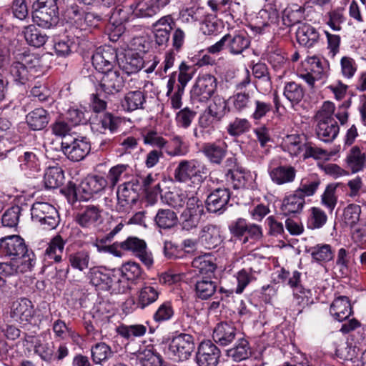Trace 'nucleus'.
<instances>
[{"mask_svg":"<svg viewBox=\"0 0 366 366\" xmlns=\"http://www.w3.org/2000/svg\"><path fill=\"white\" fill-rule=\"evenodd\" d=\"M192 264L199 269V274L192 278L195 294L201 300H208L217 291V282L213 280L210 274L205 275L204 272L213 273L216 269V265L211 261L200 257L194 259Z\"/></svg>","mask_w":366,"mask_h":366,"instance_id":"obj_1","label":"nucleus"},{"mask_svg":"<svg viewBox=\"0 0 366 366\" xmlns=\"http://www.w3.org/2000/svg\"><path fill=\"white\" fill-rule=\"evenodd\" d=\"M335 105L331 102H325L315 115L317 122L316 134L325 142H332L338 135L339 126L333 117Z\"/></svg>","mask_w":366,"mask_h":366,"instance_id":"obj_2","label":"nucleus"},{"mask_svg":"<svg viewBox=\"0 0 366 366\" xmlns=\"http://www.w3.org/2000/svg\"><path fill=\"white\" fill-rule=\"evenodd\" d=\"M88 275L90 283L99 290L124 293L129 288L127 281L120 279L114 272L103 267L91 268Z\"/></svg>","mask_w":366,"mask_h":366,"instance_id":"obj_3","label":"nucleus"},{"mask_svg":"<svg viewBox=\"0 0 366 366\" xmlns=\"http://www.w3.org/2000/svg\"><path fill=\"white\" fill-rule=\"evenodd\" d=\"M64 0H36L32 9L33 21L39 26L49 29L58 22V11Z\"/></svg>","mask_w":366,"mask_h":366,"instance_id":"obj_4","label":"nucleus"},{"mask_svg":"<svg viewBox=\"0 0 366 366\" xmlns=\"http://www.w3.org/2000/svg\"><path fill=\"white\" fill-rule=\"evenodd\" d=\"M250 45V40L245 33L232 35L227 34L215 44L209 46L207 51L212 54H218L224 49H228L230 54L238 55L242 54Z\"/></svg>","mask_w":366,"mask_h":366,"instance_id":"obj_5","label":"nucleus"},{"mask_svg":"<svg viewBox=\"0 0 366 366\" xmlns=\"http://www.w3.org/2000/svg\"><path fill=\"white\" fill-rule=\"evenodd\" d=\"M206 166L197 159H182L179 161L174 171V178L179 183L194 182L199 180L206 174Z\"/></svg>","mask_w":366,"mask_h":366,"instance_id":"obj_6","label":"nucleus"},{"mask_svg":"<svg viewBox=\"0 0 366 366\" xmlns=\"http://www.w3.org/2000/svg\"><path fill=\"white\" fill-rule=\"evenodd\" d=\"M140 189L139 179H132L119 186L116 210L119 213L129 214L139 199Z\"/></svg>","mask_w":366,"mask_h":366,"instance_id":"obj_7","label":"nucleus"},{"mask_svg":"<svg viewBox=\"0 0 366 366\" xmlns=\"http://www.w3.org/2000/svg\"><path fill=\"white\" fill-rule=\"evenodd\" d=\"M61 147L67 159L74 162L83 160L91 151V145L87 139L76 134L62 139Z\"/></svg>","mask_w":366,"mask_h":366,"instance_id":"obj_8","label":"nucleus"},{"mask_svg":"<svg viewBox=\"0 0 366 366\" xmlns=\"http://www.w3.org/2000/svg\"><path fill=\"white\" fill-rule=\"evenodd\" d=\"M229 230L233 237L242 240L244 244L249 241L255 243L263 237L262 227L254 223H248L244 218H238L232 222L229 226Z\"/></svg>","mask_w":366,"mask_h":366,"instance_id":"obj_9","label":"nucleus"},{"mask_svg":"<svg viewBox=\"0 0 366 366\" xmlns=\"http://www.w3.org/2000/svg\"><path fill=\"white\" fill-rule=\"evenodd\" d=\"M31 219L45 229H54L59 224L60 218L56 209L47 202H35L31 209Z\"/></svg>","mask_w":366,"mask_h":366,"instance_id":"obj_10","label":"nucleus"},{"mask_svg":"<svg viewBox=\"0 0 366 366\" xmlns=\"http://www.w3.org/2000/svg\"><path fill=\"white\" fill-rule=\"evenodd\" d=\"M29 253L34 252L28 249L24 239L19 235H10L0 239V256L24 261L29 258L27 256Z\"/></svg>","mask_w":366,"mask_h":366,"instance_id":"obj_11","label":"nucleus"},{"mask_svg":"<svg viewBox=\"0 0 366 366\" xmlns=\"http://www.w3.org/2000/svg\"><path fill=\"white\" fill-rule=\"evenodd\" d=\"M204 205L199 198L189 200L179 215V224L184 231L190 232L197 228L204 214Z\"/></svg>","mask_w":366,"mask_h":366,"instance_id":"obj_12","label":"nucleus"},{"mask_svg":"<svg viewBox=\"0 0 366 366\" xmlns=\"http://www.w3.org/2000/svg\"><path fill=\"white\" fill-rule=\"evenodd\" d=\"M217 79L212 74L199 75L191 91L192 98L198 102L207 101L217 89Z\"/></svg>","mask_w":366,"mask_h":366,"instance_id":"obj_13","label":"nucleus"},{"mask_svg":"<svg viewBox=\"0 0 366 366\" xmlns=\"http://www.w3.org/2000/svg\"><path fill=\"white\" fill-rule=\"evenodd\" d=\"M195 347L194 338L192 335L181 333L172 338L169 350L179 360H188Z\"/></svg>","mask_w":366,"mask_h":366,"instance_id":"obj_14","label":"nucleus"},{"mask_svg":"<svg viewBox=\"0 0 366 366\" xmlns=\"http://www.w3.org/2000/svg\"><path fill=\"white\" fill-rule=\"evenodd\" d=\"M221 357L219 347L211 340L202 342L196 354V362L199 366H217Z\"/></svg>","mask_w":366,"mask_h":366,"instance_id":"obj_15","label":"nucleus"},{"mask_svg":"<svg viewBox=\"0 0 366 366\" xmlns=\"http://www.w3.org/2000/svg\"><path fill=\"white\" fill-rule=\"evenodd\" d=\"M92 64L100 72L112 70L117 61V51L112 46L98 48L92 57Z\"/></svg>","mask_w":366,"mask_h":366,"instance_id":"obj_16","label":"nucleus"},{"mask_svg":"<svg viewBox=\"0 0 366 366\" xmlns=\"http://www.w3.org/2000/svg\"><path fill=\"white\" fill-rule=\"evenodd\" d=\"M34 316V309L32 302L22 298L13 302L11 310V317L21 324L30 323Z\"/></svg>","mask_w":366,"mask_h":366,"instance_id":"obj_17","label":"nucleus"},{"mask_svg":"<svg viewBox=\"0 0 366 366\" xmlns=\"http://www.w3.org/2000/svg\"><path fill=\"white\" fill-rule=\"evenodd\" d=\"M124 86V81L118 70L112 69L102 72L99 87L106 94H115Z\"/></svg>","mask_w":366,"mask_h":366,"instance_id":"obj_18","label":"nucleus"},{"mask_svg":"<svg viewBox=\"0 0 366 366\" xmlns=\"http://www.w3.org/2000/svg\"><path fill=\"white\" fill-rule=\"evenodd\" d=\"M28 259L24 261L14 259L9 262H0V274L4 276H12L31 270L35 264V254L29 253Z\"/></svg>","mask_w":366,"mask_h":366,"instance_id":"obj_19","label":"nucleus"},{"mask_svg":"<svg viewBox=\"0 0 366 366\" xmlns=\"http://www.w3.org/2000/svg\"><path fill=\"white\" fill-rule=\"evenodd\" d=\"M237 330L232 323L222 322L213 330L212 338L220 346L226 347L234 342Z\"/></svg>","mask_w":366,"mask_h":366,"instance_id":"obj_20","label":"nucleus"},{"mask_svg":"<svg viewBox=\"0 0 366 366\" xmlns=\"http://www.w3.org/2000/svg\"><path fill=\"white\" fill-rule=\"evenodd\" d=\"M230 199V193L227 188H218L214 190L207 198V209L209 212L222 213Z\"/></svg>","mask_w":366,"mask_h":366,"instance_id":"obj_21","label":"nucleus"},{"mask_svg":"<svg viewBox=\"0 0 366 366\" xmlns=\"http://www.w3.org/2000/svg\"><path fill=\"white\" fill-rule=\"evenodd\" d=\"M101 217V210L99 207L88 205L76 214L75 220L81 227L94 229L97 227Z\"/></svg>","mask_w":366,"mask_h":366,"instance_id":"obj_22","label":"nucleus"},{"mask_svg":"<svg viewBox=\"0 0 366 366\" xmlns=\"http://www.w3.org/2000/svg\"><path fill=\"white\" fill-rule=\"evenodd\" d=\"M202 152L211 164L219 165L227 154V145L220 140L204 143Z\"/></svg>","mask_w":366,"mask_h":366,"instance_id":"obj_23","label":"nucleus"},{"mask_svg":"<svg viewBox=\"0 0 366 366\" xmlns=\"http://www.w3.org/2000/svg\"><path fill=\"white\" fill-rule=\"evenodd\" d=\"M254 271L252 268H243L238 271L234 276L237 280V285L235 288L225 289L221 287L219 291L222 293H225L228 297L233 293L242 294L244 289L253 281L256 280L254 275Z\"/></svg>","mask_w":366,"mask_h":366,"instance_id":"obj_24","label":"nucleus"},{"mask_svg":"<svg viewBox=\"0 0 366 366\" xmlns=\"http://www.w3.org/2000/svg\"><path fill=\"white\" fill-rule=\"evenodd\" d=\"M345 163L347 169L352 174L363 172L366 169V154L359 147L354 146L348 152Z\"/></svg>","mask_w":366,"mask_h":366,"instance_id":"obj_25","label":"nucleus"},{"mask_svg":"<svg viewBox=\"0 0 366 366\" xmlns=\"http://www.w3.org/2000/svg\"><path fill=\"white\" fill-rule=\"evenodd\" d=\"M330 312L334 319L342 322L352 314V307L348 297L340 296L335 298L330 305Z\"/></svg>","mask_w":366,"mask_h":366,"instance_id":"obj_26","label":"nucleus"},{"mask_svg":"<svg viewBox=\"0 0 366 366\" xmlns=\"http://www.w3.org/2000/svg\"><path fill=\"white\" fill-rule=\"evenodd\" d=\"M119 67L128 75L138 72L144 66L143 59L139 54L128 51L119 61Z\"/></svg>","mask_w":366,"mask_h":366,"instance_id":"obj_27","label":"nucleus"},{"mask_svg":"<svg viewBox=\"0 0 366 366\" xmlns=\"http://www.w3.org/2000/svg\"><path fill=\"white\" fill-rule=\"evenodd\" d=\"M146 95L144 92L141 90L130 91L124 95L121 106L124 111L131 112L144 109Z\"/></svg>","mask_w":366,"mask_h":366,"instance_id":"obj_28","label":"nucleus"},{"mask_svg":"<svg viewBox=\"0 0 366 366\" xmlns=\"http://www.w3.org/2000/svg\"><path fill=\"white\" fill-rule=\"evenodd\" d=\"M162 198L167 205L178 210L184 206L186 207V204L189 203V200L198 197L194 194L189 197L186 192L180 189H173L165 192Z\"/></svg>","mask_w":366,"mask_h":366,"instance_id":"obj_29","label":"nucleus"},{"mask_svg":"<svg viewBox=\"0 0 366 366\" xmlns=\"http://www.w3.org/2000/svg\"><path fill=\"white\" fill-rule=\"evenodd\" d=\"M69 265L66 269V274L69 271V266L75 270L84 272L89 267L91 262L90 252L85 249L72 252L68 255Z\"/></svg>","mask_w":366,"mask_h":366,"instance_id":"obj_30","label":"nucleus"},{"mask_svg":"<svg viewBox=\"0 0 366 366\" xmlns=\"http://www.w3.org/2000/svg\"><path fill=\"white\" fill-rule=\"evenodd\" d=\"M65 244L60 235L53 237L44 252V260L48 263L61 262Z\"/></svg>","mask_w":366,"mask_h":366,"instance_id":"obj_31","label":"nucleus"},{"mask_svg":"<svg viewBox=\"0 0 366 366\" xmlns=\"http://www.w3.org/2000/svg\"><path fill=\"white\" fill-rule=\"evenodd\" d=\"M254 92L252 89H244L236 92L230 98L233 108L238 112H244L251 108L254 99Z\"/></svg>","mask_w":366,"mask_h":366,"instance_id":"obj_32","label":"nucleus"},{"mask_svg":"<svg viewBox=\"0 0 366 366\" xmlns=\"http://www.w3.org/2000/svg\"><path fill=\"white\" fill-rule=\"evenodd\" d=\"M305 204V200L302 195H300L297 191L294 194L285 197L281 205V211L285 216L300 213Z\"/></svg>","mask_w":366,"mask_h":366,"instance_id":"obj_33","label":"nucleus"},{"mask_svg":"<svg viewBox=\"0 0 366 366\" xmlns=\"http://www.w3.org/2000/svg\"><path fill=\"white\" fill-rule=\"evenodd\" d=\"M269 177L274 183L282 185L295 180L296 170L292 166H278L269 171Z\"/></svg>","mask_w":366,"mask_h":366,"instance_id":"obj_34","label":"nucleus"},{"mask_svg":"<svg viewBox=\"0 0 366 366\" xmlns=\"http://www.w3.org/2000/svg\"><path fill=\"white\" fill-rule=\"evenodd\" d=\"M200 238L209 249L216 248L222 242L219 229L212 224H207L202 229Z\"/></svg>","mask_w":366,"mask_h":366,"instance_id":"obj_35","label":"nucleus"},{"mask_svg":"<svg viewBox=\"0 0 366 366\" xmlns=\"http://www.w3.org/2000/svg\"><path fill=\"white\" fill-rule=\"evenodd\" d=\"M49 121L48 112L43 108H36L26 116V122L32 130H41Z\"/></svg>","mask_w":366,"mask_h":366,"instance_id":"obj_36","label":"nucleus"},{"mask_svg":"<svg viewBox=\"0 0 366 366\" xmlns=\"http://www.w3.org/2000/svg\"><path fill=\"white\" fill-rule=\"evenodd\" d=\"M252 105L253 109L250 117L254 120L255 124H257L259 121L267 117L273 110L272 102L264 97H255Z\"/></svg>","mask_w":366,"mask_h":366,"instance_id":"obj_37","label":"nucleus"},{"mask_svg":"<svg viewBox=\"0 0 366 366\" xmlns=\"http://www.w3.org/2000/svg\"><path fill=\"white\" fill-rule=\"evenodd\" d=\"M252 354L249 342L244 338H239L234 347L226 352V355L235 362L247 359Z\"/></svg>","mask_w":366,"mask_h":366,"instance_id":"obj_38","label":"nucleus"},{"mask_svg":"<svg viewBox=\"0 0 366 366\" xmlns=\"http://www.w3.org/2000/svg\"><path fill=\"white\" fill-rule=\"evenodd\" d=\"M60 9L63 10L64 19L76 26L84 13L82 8L77 5L74 0H64V3L62 1V7Z\"/></svg>","mask_w":366,"mask_h":366,"instance_id":"obj_39","label":"nucleus"},{"mask_svg":"<svg viewBox=\"0 0 366 366\" xmlns=\"http://www.w3.org/2000/svg\"><path fill=\"white\" fill-rule=\"evenodd\" d=\"M23 34L26 41L34 47L44 45L48 40V36L33 24L25 26Z\"/></svg>","mask_w":366,"mask_h":366,"instance_id":"obj_40","label":"nucleus"},{"mask_svg":"<svg viewBox=\"0 0 366 366\" xmlns=\"http://www.w3.org/2000/svg\"><path fill=\"white\" fill-rule=\"evenodd\" d=\"M298 42L306 47H311L319 39V33L311 25L302 24L297 31Z\"/></svg>","mask_w":366,"mask_h":366,"instance_id":"obj_41","label":"nucleus"},{"mask_svg":"<svg viewBox=\"0 0 366 366\" xmlns=\"http://www.w3.org/2000/svg\"><path fill=\"white\" fill-rule=\"evenodd\" d=\"M312 262L320 264L330 262L333 259L332 247L328 244H318L309 249Z\"/></svg>","mask_w":366,"mask_h":366,"instance_id":"obj_42","label":"nucleus"},{"mask_svg":"<svg viewBox=\"0 0 366 366\" xmlns=\"http://www.w3.org/2000/svg\"><path fill=\"white\" fill-rule=\"evenodd\" d=\"M107 184L108 182L105 177L93 175L83 181L81 184V187L84 193L93 194L103 191Z\"/></svg>","mask_w":366,"mask_h":366,"instance_id":"obj_43","label":"nucleus"},{"mask_svg":"<svg viewBox=\"0 0 366 366\" xmlns=\"http://www.w3.org/2000/svg\"><path fill=\"white\" fill-rule=\"evenodd\" d=\"M154 222L159 228L168 229L177 224L178 217L169 209H160L154 217Z\"/></svg>","mask_w":366,"mask_h":366,"instance_id":"obj_44","label":"nucleus"},{"mask_svg":"<svg viewBox=\"0 0 366 366\" xmlns=\"http://www.w3.org/2000/svg\"><path fill=\"white\" fill-rule=\"evenodd\" d=\"M91 353L94 363L102 365L114 355L110 346L105 342L95 344L91 348Z\"/></svg>","mask_w":366,"mask_h":366,"instance_id":"obj_45","label":"nucleus"},{"mask_svg":"<svg viewBox=\"0 0 366 366\" xmlns=\"http://www.w3.org/2000/svg\"><path fill=\"white\" fill-rule=\"evenodd\" d=\"M320 183L321 180L317 175L310 174L302 179L300 187L296 191L304 198L311 197L315 194Z\"/></svg>","mask_w":366,"mask_h":366,"instance_id":"obj_46","label":"nucleus"},{"mask_svg":"<svg viewBox=\"0 0 366 366\" xmlns=\"http://www.w3.org/2000/svg\"><path fill=\"white\" fill-rule=\"evenodd\" d=\"M164 151L170 157L184 156L188 152V147L182 137L172 135L169 143H167Z\"/></svg>","mask_w":366,"mask_h":366,"instance_id":"obj_47","label":"nucleus"},{"mask_svg":"<svg viewBox=\"0 0 366 366\" xmlns=\"http://www.w3.org/2000/svg\"><path fill=\"white\" fill-rule=\"evenodd\" d=\"M63 170L58 167H49L44 177V184L46 188L56 189L64 183Z\"/></svg>","mask_w":366,"mask_h":366,"instance_id":"obj_48","label":"nucleus"},{"mask_svg":"<svg viewBox=\"0 0 366 366\" xmlns=\"http://www.w3.org/2000/svg\"><path fill=\"white\" fill-rule=\"evenodd\" d=\"M147 327L142 324L130 325H122L117 328V333L122 337L134 340L137 337L144 336L147 332Z\"/></svg>","mask_w":366,"mask_h":366,"instance_id":"obj_49","label":"nucleus"},{"mask_svg":"<svg viewBox=\"0 0 366 366\" xmlns=\"http://www.w3.org/2000/svg\"><path fill=\"white\" fill-rule=\"evenodd\" d=\"M283 94L292 105L294 106L302 101L305 92L300 84L295 81H290L285 84Z\"/></svg>","mask_w":366,"mask_h":366,"instance_id":"obj_50","label":"nucleus"},{"mask_svg":"<svg viewBox=\"0 0 366 366\" xmlns=\"http://www.w3.org/2000/svg\"><path fill=\"white\" fill-rule=\"evenodd\" d=\"M159 297V292L156 288L152 286H144L139 292L137 307L144 309L154 303Z\"/></svg>","mask_w":366,"mask_h":366,"instance_id":"obj_51","label":"nucleus"},{"mask_svg":"<svg viewBox=\"0 0 366 366\" xmlns=\"http://www.w3.org/2000/svg\"><path fill=\"white\" fill-rule=\"evenodd\" d=\"M304 145L300 136L296 134L287 135L283 139L282 147L285 152L291 156H297L304 151Z\"/></svg>","mask_w":366,"mask_h":366,"instance_id":"obj_52","label":"nucleus"},{"mask_svg":"<svg viewBox=\"0 0 366 366\" xmlns=\"http://www.w3.org/2000/svg\"><path fill=\"white\" fill-rule=\"evenodd\" d=\"M10 74L19 84H25L29 80V71L24 63L15 58L10 66Z\"/></svg>","mask_w":366,"mask_h":366,"instance_id":"obj_53","label":"nucleus"},{"mask_svg":"<svg viewBox=\"0 0 366 366\" xmlns=\"http://www.w3.org/2000/svg\"><path fill=\"white\" fill-rule=\"evenodd\" d=\"M362 209L360 205L349 204L343 209L342 220L350 227H355L360 221Z\"/></svg>","mask_w":366,"mask_h":366,"instance_id":"obj_54","label":"nucleus"},{"mask_svg":"<svg viewBox=\"0 0 366 366\" xmlns=\"http://www.w3.org/2000/svg\"><path fill=\"white\" fill-rule=\"evenodd\" d=\"M34 343V352L40 357L47 362H50L54 358V345L53 342H42L40 340L36 339Z\"/></svg>","mask_w":366,"mask_h":366,"instance_id":"obj_55","label":"nucleus"},{"mask_svg":"<svg viewBox=\"0 0 366 366\" xmlns=\"http://www.w3.org/2000/svg\"><path fill=\"white\" fill-rule=\"evenodd\" d=\"M159 12L158 7L152 0H142L135 6L134 14L138 17H150Z\"/></svg>","mask_w":366,"mask_h":366,"instance_id":"obj_56","label":"nucleus"},{"mask_svg":"<svg viewBox=\"0 0 366 366\" xmlns=\"http://www.w3.org/2000/svg\"><path fill=\"white\" fill-rule=\"evenodd\" d=\"M336 189L337 186L335 184H328L321 195V204L325 206L330 212L334 210L337 203Z\"/></svg>","mask_w":366,"mask_h":366,"instance_id":"obj_57","label":"nucleus"},{"mask_svg":"<svg viewBox=\"0 0 366 366\" xmlns=\"http://www.w3.org/2000/svg\"><path fill=\"white\" fill-rule=\"evenodd\" d=\"M327 221V216L322 209L313 207L310 209L308 224L311 229L322 228Z\"/></svg>","mask_w":366,"mask_h":366,"instance_id":"obj_58","label":"nucleus"},{"mask_svg":"<svg viewBox=\"0 0 366 366\" xmlns=\"http://www.w3.org/2000/svg\"><path fill=\"white\" fill-rule=\"evenodd\" d=\"M250 128L251 124L248 119L245 118H236L228 124L227 131L229 135L237 137L248 132Z\"/></svg>","mask_w":366,"mask_h":366,"instance_id":"obj_59","label":"nucleus"},{"mask_svg":"<svg viewBox=\"0 0 366 366\" xmlns=\"http://www.w3.org/2000/svg\"><path fill=\"white\" fill-rule=\"evenodd\" d=\"M16 59L22 61L29 72L36 71L42 66L41 59L34 54L20 52L16 54Z\"/></svg>","mask_w":366,"mask_h":366,"instance_id":"obj_60","label":"nucleus"},{"mask_svg":"<svg viewBox=\"0 0 366 366\" xmlns=\"http://www.w3.org/2000/svg\"><path fill=\"white\" fill-rule=\"evenodd\" d=\"M21 210V207L19 205H14L9 208L2 216L3 225L8 227H16Z\"/></svg>","mask_w":366,"mask_h":366,"instance_id":"obj_61","label":"nucleus"},{"mask_svg":"<svg viewBox=\"0 0 366 366\" xmlns=\"http://www.w3.org/2000/svg\"><path fill=\"white\" fill-rule=\"evenodd\" d=\"M138 359L142 366H162V358L152 349H145L138 354Z\"/></svg>","mask_w":366,"mask_h":366,"instance_id":"obj_62","label":"nucleus"},{"mask_svg":"<svg viewBox=\"0 0 366 366\" xmlns=\"http://www.w3.org/2000/svg\"><path fill=\"white\" fill-rule=\"evenodd\" d=\"M121 274L125 281H134L139 279L142 273V269L139 264L134 262H128L123 264L121 267Z\"/></svg>","mask_w":366,"mask_h":366,"instance_id":"obj_63","label":"nucleus"},{"mask_svg":"<svg viewBox=\"0 0 366 366\" xmlns=\"http://www.w3.org/2000/svg\"><path fill=\"white\" fill-rule=\"evenodd\" d=\"M226 108V101L220 97H215L206 111L209 112L210 115L220 121L225 114Z\"/></svg>","mask_w":366,"mask_h":366,"instance_id":"obj_64","label":"nucleus"}]
</instances>
